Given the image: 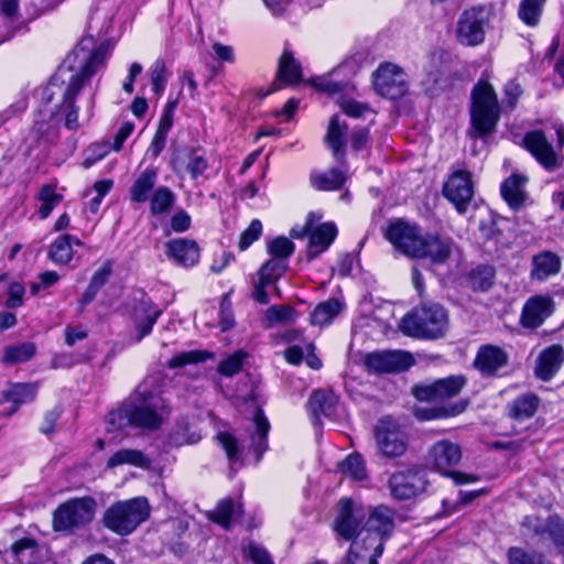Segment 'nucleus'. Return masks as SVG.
I'll use <instances>...</instances> for the list:
<instances>
[{"mask_svg": "<svg viewBox=\"0 0 564 564\" xmlns=\"http://www.w3.org/2000/svg\"><path fill=\"white\" fill-rule=\"evenodd\" d=\"M109 51L105 45L95 46L93 37L83 39L74 51L67 55L58 67L44 91V98L51 101L57 88L62 100L54 107L45 106L53 112L55 120L63 122L65 128L75 131L79 128L78 107L75 98L90 80V78L105 66Z\"/></svg>", "mask_w": 564, "mask_h": 564, "instance_id": "obj_1", "label": "nucleus"}, {"mask_svg": "<svg viewBox=\"0 0 564 564\" xmlns=\"http://www.w3.org/2000/svg\"><path fill=\"white\" fill-rule=\"evenodd\" d=\"M170 414L166 401L140 384L130 398L107 415V430L116 432L127 426L159 430Z\"/></svg>", "mask_w": 564, "mask_h": 564, "instance_id": "obj_2", "label": "nucleus"}, {"mask_svg": "<svg viewBox=\"0 0 564 564\" xmlns=\"http://www.w3.org/2000/svg\"><path fill=\"white\" fill-rule=\"evenodd\" d=\"M448 313L440 304H424L406 314L400 323V329L414 338L436 339L448 329Z\"/></svg>", "mask_w": 564, "mask_h": 564, "instance_id": "obj_3", "label": "nucleus"}, {"mask_svg": "<svg viewBox=\"0 0 564 564\" xmlns=\"http://www.w3.org/2000/svg\"><path fill=\"white\" fill-rule=\"evenodd\" d=\"M502 107L491 84L480 79L471 90L470 119L478 137L495 131Z\"/></svg>", "mask_w": 564, "mask_h": 564, "instance_id": "obj_4", "label": "nucleus"}, {"mask_svg": "<svg viewBox=\"0 0 564 564\" xmlns=\"http://www.w3.org/2000/svg\"><path fill=\"white\" fill-rule=\"evenodd\" d=\"M150 516L145 498L137 497L113 503L104 516L105 527L120 535L132 533Z\"/></svg>", "mask_w": 564, "mask_h": 564, "instance_id": "obj_5", "label": "nucleus"}, {"mask_svg": "<svg viewBox=\"0 0 564 564\" xmlns=\"http://www.w3.org/2000/svg\"><path fill=\"white\" fill-rule=\"evenodd\" d=\"M96 506V501L91 497L66 501L54 512V529L56 531H67L89 523L94 519Z\"/></svg>", "mask_w": 564, "mask_h": 564, "instance_id": "obj_6", "label": "nucleus"}, {"mask_svg": "<svg viewBox=\"0 0 564 564\" xmlns=\"http://www.w3.org/2000/svg\"><path fill=\"white\" fill-rule=\"evenodd\" d=\"M386 239L402 254L415 258L422 243L423 232L420 226L403 219H393L384 230Z\"/></svg>", "mask_w": 564, "mask_h": 564, "instance_id": "obj_7", "label": "nucleus"}, {"mask_svg": "<svg viewBox=\"0 0 564 564\" xmlns=\"http://www.w3.org/2000/svg\"><path fill=\"white\" fill-rule=\"evenodd\" d=\"M373 436L378 453L384 457H400L406 451V436L401 431L399 424L390 417L378 421L375 426Z\"/></svg>", "mask_w": 564, "mask_h": 564, "instance_id": "obj_8", "label": "nucleus"}, {"mask_svg": "<svg viewBox=\"0 0 564 564\" xmlns=\"http://www.w3.org/2000/svg\"><path fill=\"white\" fill-rule=\"evenodd\" d=\"M372 78L376 91L390 99L404 96L409 88L408 75L404 69L390 62L381 63Z\"/></svg>", "mask_w": 564, "mask_h": 564, "instance_id": "obj_9", "label": "nucleus"}, {"mask_svg": "<svg viewBox=\"0 0 564 564\" xmlns=\"http://www.w3.org/2000/svg\"><path fill=\"white\" fill-rule=\"evenodd\" d=\"M488 21V12L482 7L464 11L457 23L458 41L468 46L482 43Z\"/></svg>", "mask_w": 564, "mask_h": 564, "instance_id": "obj_10", "label": "nucleus"}, {"mask_svg": "<svg viewBox=\"0 0 564 564\" xmlns=\"http://www.w3.org/2000/svg\"><path fill=\"white\" fill-rule=\"evenodd\" d=\"M365 517L361 506L354 503L348 498H341L338 502V514L334 521V531L344 540L351 541L364 529Z\"/></svg>", "mask_w": 564, "mask_h": 564, "instance_id": "obj_11", "label": "nucleus"}, {"mask_svg": "<svg viewBox=\"0 0 564 564\" xmlns=\"http://www.w3.org/2000/svg\"><path fill=\"white\" fill-rule=\"evenodd\" d=\"M289 267L285 259L272 258L264 262L258 271L257 279L253 280L252 297L260 304H267L270 301L267 289L272 286L278 294L279 288L276 281L284 274Z\"/></svg>", "mask_w": 564, "mask_h": 564, "instance_id": "obj_12", "label": "nucleus"}, {"mask_svg": "<svg viewBox=\"0 0 564 564\" xmlns=\"http://www.w3.org/2000/svg\"><path fill=\"white\" fill-rule=\"evenodd\" d=\"M132 301V317L135 328L134 340L139 343L152 332L162 312L143 291H137L133 294Z\"/></svg>", "mask_w": 564, "mask_h": 564, "instance_id": "obj_13", "label": "nucleus"}, {"mask_svg": "<svg viewBox=\"0 0 564 564\" xmlns=\"http://www.w3.org/2000/svg\"><path fill=\"white\" fill-rule=\"evenodd\" d=\"M466 384L462 375L438 379L426 386L413 388L414 397L420 401L438 402L457 395Z\"/></svg>", "mask_w": 564, "mask_h": 564, "instance_id": "obj_14", "label": "nucleus"}, {"mask_svg": "<svg viewBox=\"0 0 564 564\" xmlns=\"http://www.w3.org/2000/svg\"><path fill=\"white\" fill-rule=\"evenodd\" d=\"M443 194L455 205L458 213H464L474 196L470 172L465 170L453 172L444 184Z\"/></svg>", "mask_w": 564, "mask_h": 564, "instance_id": "obj_15", "label": "nucleus"}, {"mask_svg": "<svg viewBox=\"0 0 564 564\" xmlns=\"http://www.w3.org/2000/svg\"><path fill=\"white\" fill-rule=\"evenodd\" d=\"M555 311V302L547 294L530 296L521 312L520 323L524 328L540 327Z\"/></svg>", "mask_w": 564, "mask_h": 564, "instance_id": "obj_16", "label": "nucleus"}, {"mask_svg": "<svg viewBox=\"0 0 564 564\" xmlns=\"http://www.w3.org/2000/svg\"><path fill=\"white\" fill-rule=\"evenodd\" d=\"M365 364L376 372H397L410 368L414 359L410 352L402 350L377 351L367 355Z\"/></svg>", "mask_w": 564, "mask_h": 564, "instance_id": "obj_17", "label": "nucleus"}, {"mask_svg": "<svg viewBox=\"0 0 564 564\" xmlns=\"http://www.w3.org/2000/svg\"><path fill=\"white\" fill-rule=\"evenodd\" d=\"M460 459V446L449 440H441L429 449V464L444 476H447Z\"/></svg>", "mask_w": 564, "mask_h": 564, "instance_id": "obj_18", "label": "nucleus"}, {"mask_svg": "<svg viewBox=\"0 0 564 564\" xmlns=\"http://www.w3.org/2000/svg\"><path fill=\"white\" fill-rule=\"evenodd\" d=\"M171 165L176 174L188 173L196 180L207 170L208 162L202 149L183 148L173 153Z\"/></svg>", "mask_w": 564, "mask_h": 564, "instance_id": "obj_19", "label": "nucleus"}, {"mask_svg": "<svg viewBox=\"0 0 564 564\" xmlns=\"http://www.w3.org/2000/svg\"><path fill=\"white\" fill-rule=\"evenodd\" d=\"M454 241L449 237L438 234H423L422 243L414 259H427L433 264H444L454 249Z\"/></svg>", "mask_w": 564, "mask_h": 564, "instance_id": "obj_20", "label": "nucleus"}, {"mask_svg": "<svg viewBox=\"0 0 564 564\" xmlns=\"http://www.w3.org/2000/svg\"><path fill=\"white\" fill-rule=\"evenodd\" d=\"M388 485L394 499L408 500L424 491L426 482L420 473L408 470L391 475Z\"/></svg>", "mask_w": 564, "mask_h": 564, "instance_id": "obj_21", "label": "nucleus"}, {"mask_svg": "<svg viewBox=\"0 0 564 564\" xmlns=\"http://www.w3.org/2000/svg\"><path fill=\"white\" fill-rule=\"evenodd\" d=\"M508 362L509 355L505 349L496 345H482L476 354L474 367L484 377H495Z\"/></svg>", "mask_w": 564, "mask_h": 564, "instance_id": "obj_22", "label": "nucleus"}, {"mask_svg": "<svg viewBox=\"0 0 564 564\" xmlns=\"http://www.w3.org/2000/svg\"><path fill=\"white\" fill-rule=\"evenodd\" d=\"M523 144L546 170H554L558 166L557 155L542 130L527 132Z\"/></svg>", "mask_w": 564, "mask_h": 564, "instance_id": "obj_23", "label": "nucleus"}, {"mask_svg": "<svg viewBox=\"0 0 564 564\" xmlns=\"http://www.w3.org/2000/svg\"><path fill=\"white\" fill-rule=\"evenodd\" d=\"M394 518L395 512L391 508L383 505L373 507L368 513L364 529L370 534L388 540L395 527Z\"/></svg>", "mask_w": 564, "mask_h": 564, "instance_id": "obj_24", "label": "nucleus"}, {"mask_svg": "<svg viewBox=\"0 0 564 564\" xmlns=\"http://www.w3.org/2000/svg\"><path fill=\"white\" fill-rule=\"evenodd\" d=\"M55 115L48 112L46 107L40 109L34 118L30 137L43 144H53L59 139V124L54 119Z\"/></svg>", "mask_w": 564, "mask_h": 564, "instance_id": "obj_25", "label": "nucleus"}, {"mask_svg": "<svg viewBox=\"0 0 564 564\" xmlns=\"http://www.w3.org/2000/svg\"><path fill=\"white\" fill-rule=\"evenodd\" d=\"M166 254L178 265L192 267L198 262L199 249L194 240L176 238L166 242Z\"/></svg>", "mask_w": 564, "mask_h": 564, "instance_id": "obj_26", "label": "nucleus"}, {"mask_svg": "<svg viewBox=\"0 0 564 564\" xmlns=\"http://www.w3.org/2000/svg\"><path fill=\"white\" fill-rule=\"evenodd\" d=\"M564 362V348L561 345H551L543 349L535 367V375L544 381H549L560 370Z\"/></svg>", "mask_w": 564, "mask_h": 564, "instance_id": "obj_27", "label": "nucleus"}, {"mask_svg": "<svg viewBox=\"0 0 564 564\" xmlns=\"http://www.w3.org/2000/svg\"><path fill=\"white\" fill-rule=\"evenodd\" d=\"M522 524L539 535L547 532L564 556V523L553 520L544 521L540 518L528 516L524 518Z\"/></svg>", "mask_w": 564, "mask_h": 564, "instance_id": "obj_28", "label": "nucleus"}, {"mask_svg": "<svg viewBox=\"0 0 564 564\" xmlns=\"http://www.w3.org/2000/svg\"><path fill=\"white\" fill-rule=\"evenodd\" d=\"M561 270V259L552 251H542L532 258L530 276L532 280L545 281Z\"/></svg>", "mask_w": 564, "mask_h": 564, "instance_id": "obj_29", "label": "nucleus"}, {"mask_svg": "<svg viewBox=\"0 0 564 564\" xmlns=\"http://www.w3.org/2000/svg\"><path fill=\"white\" fill-rule=\"evenodd\" d=\"M308 235L307 257L314 259L332 245L337 235V228L333 223H325L313 230L310 229Z\"/></svg>", "mask_w": 564, "mask_h": 564, "instance_id": "obj_30", "label": "nucleus"}, {"mask_svg": "<svg viewBox=\"0 0 564 564\" xmlns=\"http://www.w3.org/2000/svg\"><path fill=\"white\" fill-rule=\"evenodd\" d=\"M346 122H340L339 116L334 115L330 118L327 133L325 135V142L332 150L333 155L340 162L345 160V145H346Z\"/></svg>", "mask_w": 564, "mask_h": 564, "instance_id": "obj_31", "label": "nucleus"}, {"mask_svg": "<svg viewBox=\"0 0 564 564\" xmlns=\"http://www.w3.org/2000/svg\"><path fill=\"white\" fill-rule=\"evenodd\" d=\"M302 79V67L300 63L294 58L293 53L289 50H284L279 59L278 69V82L273 84V89H280L279 82H283L286 85H294L300 83Z\"/></svg>", "mask_w": 564, "mask_h": 564, "instance_id": "obj_32", "label": "nucleus"}, {"mask_svg": "<svg viewBox=\"0 0 564 564\" xmlns=\"http://www.w3.org/2000/svg\"><path fill=\"white\" fill-rule=\"evenodd\" d=\"M527 182L524 175L512 174L501 184V195L511 208L517 209L523 205L527 198Z\"/></svg>", "mask_w": 564, "mask_h": 564, "instance_id": "obj_33", "label": "nucleus"}, {"mask_svg": "<svg viewBox=\"0 0 564 564\" xmlns=\"http://www.w3.org/2000/svg\"><path fill=\"white\" fill-rule=\"evenodd\" d=\"M338 403L337 397L330 392L317 390L310 397L307 406L314 424H319L321 416L329 417L334 414Z\"/></svg>", "mask_w": 564, "mask_h": 564, "instance_id": "obj_34", "label": "nucleus"}, {"mask_svg": "<svg viewBox=\"0 0 564 564\" xmlns=\"http://www.w3.org/2000/svg\"><path fill=\"white\" fill-rule=\"evenodd\" d=\"M73 245L80 246L82 241L69 234L58 236L48 248V259L58 265L68 264L74 257Z\"/></svg>", "mask_w": 564, "mask_h": 564, "instance_id": "obj_35", "label": "nucleus"}, {"mask_svg": "<svg viewBox=\"0 0 564 564\" xmlns=\"http://www.w3.org/2000/svg\"><path fill=\"white\" fill-rule=\"evenodd\" d=\"M252 433L250 435V446L254 451L257 460H260L263 452L268 447V433L270 430V423L264 416L261 409H256L252 419Z\"/></svg>", "mask_w": 564, "mask_h": 564, "instance_id": "obj_36", "label": "nucleus"}, {"mask_svg": "<svg viewBox=\"0 0 564 564\" xmlns=\"http://www.w3.org/2000/svg\"><path fill=\"white\" fill-rule=\"evenodd\" d=\"M540 405V399L533 393H524L508 403V415L518 421L532 417Z\"/></svg>", "mask_w": 564, "mask_h": 564, "instance_id": "obj_37", "label": "nucleus"}, {"mask_svg": "<svg viewBox=\"0 0 564 564\" xmlns=\"http://www.w3.org/2000/svg\"><path fill=\"white\" fill-rule=\"evenodd\" d=\"M151 459L141 451L134 448H122L112 454L107 460L108 468L122 465H130L142 469L151 466Z\"/></svg>", "mask_w": 564, "mask_h": 564, "instance_id": "obj_38", "label": "nucleus"}, {"mask_svg": "<svg viewBox=\"0 0 564 564\" xmlns=\"http://www.w3.org/2000/svg\"><path fill=\"white\" fill-rule=\"evenodd\" d=\"M468 406V400H459L451 405L441 408L416 406L414 415L421 421H427L440 417H451L463 413Z\"/></svg>", "mask_w": 564, "mask_h": 564, "instance_id": "obj_39", "label": "nucleus"}, {"mask_svg": "<svg viewBox=\"0 0 564 564\" xmlns=\"http://www.w3.org/2000/svg\"><path fill=\"white\" fill-rule=\"evenodd\" d=\"M240 516V506H236L230 498L219 501L216 508L209 512V519L226 529L238 521Z\"/></svg>", "mask_w": 564, "mask_h": 564, "instance_id": "obj_40", "label": "nucleus"}, {"mask_svg": "<svg viewBox=\"0 0 564 564\" xmlns=\"http://www.w3.org/2000/svg\"><path fill=\"white\" fill-rule=\"evenodd\" d=\"M156 172L153 169L144 170L134 181L130 189L131 200L144 203L156 183Z\"/></svg>", "mask_w": 564, "mask_h": 564, "instance_id": "obj_41", "label": "nucleus"}, {"mask_svg": "<svg viewBox=\"0 0 564 564\" xmlns=\"http://www.w3.org/2000/svg\"><path fill=\"white\" fill-rule=\"evenodd\" d=\"M346 182V175L343 171L332 169L327 172L314 174L311 176L312 185L319 191L338 189Z\"/></svg>", "mask_w": 564, "mask_h": 564, "instance_id": "obj_42", "label": "nucleus"}, {"mask_svg": "<svg viewBox=\"0 0 564 564\" xmlns=\"http://www.w3.org/2000/svg\"><path fill=\"white\" fill-rule=\"evenodd\" d=\"M340 310L341 305L335 299L322 302L312 312L311 323L317 326L328 325L339 314Z\"/></svg>", "mask_w": 564, "mask_h": 564, "instance_id": "obj_43", "label": "nucleus"}, {"mask_svg": "<svg viewBox=\"0 0 564 564\" xmlns=\"http://www.w3.org/2000/svg\"><path fill=\"white\" fill-rule=\"evenodd\" d=\"M37 383H17L4 392L6 400L14 403L11 412L17 411L20 404L32 401L37 392Z\"/></svg>", "mask_w": 564, "mask_h": 564, "instance_id": "obj_44", "label": "nucleus"}, {"mask_svg": "<svg viewBox=\"0 0 564 564\" xmlns=\"http://www.w3.org/2000/svg\"><path fill=\"white\" fill-rule=\"evenodd\" d=\"M12 550L21 564H45V563H36L40 556V549L36 543L32 539H22L17 541Z\"/></svg>", "mask_w": 564, "mask_h": 564, "instance_id": "obj_45", "label": "nucleus"}, {"mask_svg": "<svg viewBox=\"0 0 564 564\" xmlns=\"http://www.w3.org/2000/svg\"><path fill=\"white\" fill-rule=\"evenodd\" d=\"M546 0H522L519 6V18L529 26L538 25Z\"/></svg>", "mask_w": 564, "mask_h": 564, "instance_id": "obj_46", "label": "nucleus"}, {"mask_svg": "<svg viewBox=\"0 0 564 564\" xmlns=\"http://www.w3.org/2000/svg\"><path fill=\"white\" fill-rule=\"evenodd\" d=\"M35 352L36 347L33 343H22L7 347L2 360L6 364H21L30 360Z\"/></svg>", "mask_w": 564, "mask_h": 564, "instance_id": "obj_47", "label": "nucleus"}, {"mask_svg": "<svg viewBox=\"0 0 564 564\" xmlns=\"http://www.w3.org/2000/svg\"><path fill=\"white\" fill-rule=\"evenodd\" d=\"M297 316V312L289 305H272L265 311L268 326L290 324L295 322Z\"/></svg>", "mask_w": 564, "mask_h": 564, "instance_id": "obj_48", "label": "nucleus"}, {"mask_svg": "<svg viewBox=\"0 0 564 564\" xmlns=\"http://www.w3.org/2000/svg\"><path fill=\"white\" fill-rule=\"evenodd\" d=\"M340 468L346 476L355 480H362L367 477L365 460L358 453L348 455Z\"/></svg>", "mask_w": 564, "mask_h": 564, "instance_id": "obj_49", "label": "nucleus"}, {"mask_svg": "<svg viewBox=\"0 0 564 564\" xmlns=\"http://www.w3.org/2000/svg\"><path fill=\"white\" fill-rule=\"evenodd\" d=\"M495 282V269L491 265H479L470 273V283L475 290L486 291Z\"/></svg>", "mask_w": 564, "mask_h": 564, "instance_id": "obj_50", "label": "nucleus"}, {"mask_svg": "<svg viewBox=\"0 0 564 564\" xmlns=\"http://www.w3.org/2000/svg\"><path fill=\"white\" fill-rule=\"evenodd\" d=\"M212 354L203 350L182 351L172 357L166 366L170 369L184 367L186 365L198 364L205 361L207 358H212Z\"/></svg>", "mask_w": 564, "mask_h": 564, "instance_id": "obj_51", "label": "nucleus"}, {"mask_svg": "<svg viewBox=\"0 0 564 564\" xmlns=\"http://www.w3.org/2000/svg\"><path fill=\"white\" fill-rule=\"evenodd\" d=\"M174 194L165 186L159 187L151 198V212L154 215L167 212L174 203Z\"/></svg>", "mask_w": 564, "mask_h": 564, "instance_id": "obj_52", "label": "nucleus"}, {"mask_svg": "<svg viewBox=\"0 0 564 564\" xmlns=\"http://www.w3.org/2000/svg\"><path fill=\"white\" fill-rule=\"evenodd\" d=\"M509 564H550L543 555L536 552H528L521 547H510L508 551Z\"/></svg>", "mask_w": 564, "mask_h": 564, "instance_id": "obj_53", "label": "nucleus"}, {"mask_svg": "<svg viewBox=\"0 0 564 564\" xmlns=\"http://www.w3.org/2000/svg\"><path fill=\"white\" fill-rule=\"evenodd\" d=\"M39 198L41 200L39 215L42 219H45L50 216L52 210L59 204V202L62 200V195L55 193L53 187L44 186L40 192Z\"/></svg>", "mask_w": 564, "mask_h": 564, "instance_id": "obj_54", "label": "nucleus"}, {"mask_svg": "<svg viewBox=\"0 0 564 564\" xmlns=\"http://www.w3.org/2000/svg\"><path fill=\"white\" fill-rule=\"evenodd\" d=\"M294 252V243L286 237H278L268 245V253L272 258L288 259Z\"/></svg>", "mask_w": 564, "mask_h": 564, "instance_id": "obj_55", "label": "nucleus"}, {"mask_svg": "<svg viewBox=\"0 0 564 564\" xmlns=\"http://www.w3.org/2000/svg\"><path fill=\"white\" fill-rule=\"evenodd\" d=\"M503 94L505 97L501 107L512 111L517 107L518 100L523 94V89L516 79H511L505 85Z\"/></svg>", "mask_w": 564, "mask_h": 564, "instance_id": "obj_56", "label": "nucleus"}, {"mask_svg": "<svg viewBox=\"0 0 564 564\" xmlns=\"http://www.w3.org/2000/svg\"><path fill=\"white\" fill-rule=\"evenodd\" d=\"M246 356L247 355L243 351L235 352L234 355L229 356L228 358L220 362V365L218 366V371L223 376L227 377L236 375L241 369Z\"/></svg>", "mask_w": 564, "mask_h": 564, "instance_id": "obj_57", "label": "nucleus"}, {"mask_svg": "<svg viewBox=\"0 0 564 564\" xmlns=\"http://www.w3.org/2000/svg\"><path fill=\"white\" fill-rule=\"evenodd\" d=\"M167 79L166 67L163 59H156L151 72L152 89L156 95H161Z\"/></svg>", "mask_w": 564, "mask_h": 564, "instance_id": "obj_58", "label": "nucleus"}, {"mask_svg": "<svg viewBox=\"0 0 564 564\" xmlns=\"http://www.w3.org/2000/svg\"><path fill=\"white\" fill-rule=\"evenodd\" d=\"M262 232V224L260 220L254 219L251 221L249 227L241 234L239 240L240 250L248 249L257 239H259Z\"/></svg>", "mask_w": 564, "mask_h": 564, "instance_id": "obj_59", "label": "nucleus"}, {"mask_svg": "<svg viewBox=\"0 0 564 564\" xmlns=\"http://www.w3.org/2000/svg\"><path fill=\"white\" fill-rule=\"evenodd\" d=\"M111 149L112 147L109 143H95L90 145L83 162L84 167L93 166L96 162L104 159Z\"/></svg>", "mask_w": 564, "mask_h": 564, "instance_id": "obj_60", "label": "nucleus"}, {"mask_svg": "<svg viewBox=\"0 0 564 564\" xmlns=\"http://www.w3.org/2000/svg\"><path fill=\"white\" fill-rule=\"evenodd\" d=\"M245 552L254 564H274L268 551L259 544L249 543Z\"/></svg>", "mask_w": 564, "mask_h": 564, "instance_id": "obj_61", "label": "nucleus"}, {"mask_svg": "<svg viewBox=\"0 0 564 564\" xmlns=\"http://www.w3.org/2000/svg\"><path fill=\"white\" fill-rule=\"evenodd\" d=\"M217 440L224 451L226 452V455L230 462H235L238 456V444L237 440L229 434L228 432H220L217 435Z\"/></svg>", "mask_w": 564, "mask_h": 564, "instance_id": "obj_62", "label": "nucleus"}, {"mask_svg": "<svg viewBox=\"0 0 564 564\" xmlns=\"http://www.w3.org/2000/svg\"><path fill=\"white\" fill-rule=\"evenodd\" d=\"M113 263L111 260H106L100 268L93 274L89 284L97 289H101L109 280L112 273Z\"/></svg>", "mask_w": 564, "mask_h": 564, "instance_id": "obj_63", "label": "nucleus"}, {"mask_svg": "<svg viewBox=\"0 0 564 564\" xmlns=\"http://www.w3.org/2000/svg\"><path fill=\"white\" fill-rule=\"evenodd\" d=\"M0 15L10 22L20 19L19 0H0Z\"/></svg>", "mask_w": 564, "mask_h": 564, "instance_id": "obj_64", "label": "nucleus"}]
</instances>
